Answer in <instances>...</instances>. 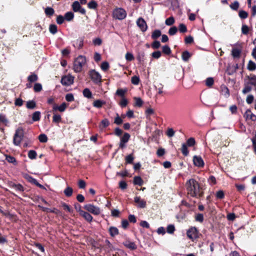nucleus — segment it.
Returning <instances> with one entry per match:
<instances>
[{"instance_id": "obj_53", "label": "nucleus", "mask_w": 256, "mask_h": 256, "mask_svg": "<svg viewBox=\"0 0 256 256\" xmlns=\"http://www.w3.org/2000/svg\"><path fill=\"white\" fill-rule=\"evenodd\" d=\"M178 30H179L180 32H185L187 31V28H186V26L183 24H180L179 25Z\"/></svg>"}, {"instance_id": "obj_48", "label": "nucleus", "mask_w": 256, "mask_h": 256, "mask_svg": "<svg viewBox=\"0 0 256 256\" xmlns=\"http://www.w3.org/2000/svg\"><path fill=\"white\" fill-rule=\"evenodd\" d=\"M36 106V103L34 101H28L26 103V107L28 108L32 109Z\"/></svg>"}, {"instance_id": "obj_58", "label": "nucleus", "mask_w": 256, "mask_h": 256, "mask_svg": "<svg viewBox=\"0 0 256 256\" xmlns=\"http://www.w3.org/2000/svg\"><path fill=\"white\" fill-rule=\"evenodd\" d=\"M186 143L189 146H193L195 144V140L194 138H190L187 140Z\"/></svg>"}, {"instance_id": "obj_56", "label": "nucleus", "mask_w": 256, "mask_h": 256, "mask_svg": "<svg viewBox=\"0 0 256 256\" xmlns=\"http://www.w3.org/2000/svg\"><path fill=\"white\" fill-rule=\"evenodd\" d=\"M196 220L199 222H202L204 220V216L202 214H198L196 216Z\"/></svg>"}, {"instance_id": "obj_50", "label": "nucleus", "mask_w": 256, "mask_h": 256, "mask_svg": "<svg viewBox=\"0 0 256 256\" xmlns=\"http://www.w3.org/2000/svg\"><path fill=\"white\" fill-rule=\"evenodd\" d=\"M126 59L128 61H132L134 60L133 54L130 52H127L125 56Z\"/></svg>"}, {"instance_id": "obj_7", "label": "nucleus", "mask_w": 256, "mask_h": 256, "mask_svg": "<svg viewBox=\"0 0 256 256\" xmlns=\"http://www.w3.org/2000/svg\"><path fill=\"white\" fill-rule=\"evenodd\" d=\"M186 234L190 239L194 240L198 238V231L195 227H192L188 230Z\"/></svg>"}, {"instance_id": "obj_20", "label": "nucleus", "mask_w": 256, "mask_h": 256, "mask_svg": "<svg viewBox=\"0 0 256 256\" xmlns=\"http://www.w3.org/2000/svg\"><path fill=\"white\" fill-rule=\"evenodd\" d=\"M241 52L240 50L234 48L232 50V54L234 58H239Z\"/></svg>"}, {"instance_id": "obj_46", "label": "nucleus", "mask_w": 256, "mask_h": 256, "mask_svg": "<svg viewBox=\"0 0 256 256\" xmlns=\"http://www.w3.org/2000/svg\"><path fill=\"white\" fill-rule=\"evenodd\" d=\"M178 31V28L176 26H172L168 30L169 34L172 36L176 34Z\"/></svg>"}, {"instance_id": "obj_60", "label": "nucleus", "mask_w": 256, "mask_h": 256, "mask_svg": "<svg viewBox=\"0 0 256 256\" xmlns=\"http://www.w3.org/2000/svg\"><path fill=\"white\" fill-rule=\"evenodd\" d=\"M222 92L226 98H228L230 95L229 90L227 87L224 86L222 89Z\"/></svg>"}, {"instance_id": "obj_26", "label": "nucleus", "mask_w": 256, "mask_h": 256, "mask_svg": "<svg viewBox=\"0 0 256 256\" xmlns=\"http://www.w3.org/2000/svg\"><path fill=\"white\" fill-rule=\"evenodd\" d=\"M248 68L250 70H254L256 69V64L252 60H250L248 65Z\"/></svg>"}, {"instance_id": "obj_28", "label": "nucleus", "mask_w": 256, "mask_h": 256, "mask_svg": "<svg viewBox=\"0 0 256 256\" xmlns=\"http://www.w3.org/2000/svg\"><path fill=\"white\" fill-rule=\"evenodd\" d=\"M182 152L184 156H188V150L187 146L186 144H182Z\"/></svg>"}, {"instance_id": "obj_4", "label": "nucleus", "mask_w": 256, "mask_h": 256, "mask_svg": "<svg viewBox=\"0 0 256 256\" xmlns=\"http://www.w3.org/2000/svg\"><path fill=\"white\" fill-rule=\"evenodd\" d=\"M89 76L91 80L95 84H99L102 82V76L100 74L94 70H90L89 72Z\"/></svg>"}, {"instance_id": "obj_32", "label": "nucleus", "mask_w": 256, "mask_h": 256, "mask_svg": "<svg viewBox=\"0 0 256 256\" xmlns=\"http://www.w3.org/2000/svg\"><path fill=\"white\" fill-rule=\"evenodd\" d=\"M238 16L241 18L244 19L248 17V14L244 10H240L239 12Z\"/></svg>"}, {"instance_id": "obj_44", "label": "nucleus", "mask_w": 256, "mask_h": 256, "mask_svg": "<svg viewBox=\"0 0 256 256\" xmlns=\"http://www.w3.org/2000/svg\"><path fill=\"white\" fill-rule=\"evenodd\" d=\"M131 82L134 84L138 85L140 82V78L137 76H134L132 78Z\"/></svg>"}, {"instance_id": "obj_37", "label": "nucleus", "mask_w": 256, "mask_h": 256, "mask_svg": "<svg viewBox=\"0 0 256 256\" xmlns=\"http://www.w3.org/2000/svg\"><path fill=\"white\" fill-rule=\"evenodd\" d=\"M45 13L46 15L51 16L54 14V10L52 8H46L45 9Z\"/></svg>"}, {"instance_id": "obj_59", "label": "nucleus", "mask_w": 256, "mask_h": 256, "mask_svg": "<svg viewBox=\"0 0 256 256\" xmlns=\"http://www.w3.org/2000/svg\"><path fill=\"white\" fill-rule=\"evenodd\" d=\"M134 159V158L132 154H129L126 157V162L128 164H132Z\"/></svg>"}, {"instance_id": "obj_41", "label": "nucleus", "mask_w": 256, "mask_h": 256, "mask_svg": "<svg viewBox=\"0 0 256 256\" xmlns=\"http://www.w3.org/2000/svg\"><path fill=\"white\" fill-rule=\"evenodd\" d=\"M38 80V76L35 74H32L28 77V80L30 82H34Z\"/></svg>"}, {"instance_id": "obj_45", "label": "nucleus", "mask_w": 256, "mask_h": 256, "mask_svg": "<svg viewBox=\"0 0 256 256\" xmlns=\"http://www.w3.org/2000/svg\"><path fill=\"white\" fill-rule=\"evenodd\" d=\"M50 32L52 34H55L57 32V26L54 24H51L49 28Z\"/></svg>"}, {"instance_id": "obj_23", "label": "nucleus", "mask_w": 256, "mask_h": 256, "mask_svg": "<svg viewBox=\"0 0 256 256\" xmlns=\"http://www.w3.org/2000/svg\"><path fill=\"white\" fill-rule=\"evenodd\" d=\"M74 14L71 12H66L64 15V18L67 21L72 20L74 18Z\"/></svg>"}, {"instance_id": "obj_36", "label": "nucleus", "mask_w": 256, "mask_h": 256, "mask_svg": "<svg viewBox=\"0 0 256 256\" xmlns=\"http://www.w3.org/2000/svg\"><path fill=\"white\" fill-rule=\"evenodd\" d=\"M161 35V32L159 30H155L152 34V37L154 39L158 38Z\"/></svg>"}, {"instance_id": "obj_24", "label": "nucleus", "mask_w": 256, "mask_h": 256, "mask_svg": "<svg viewBox=\"0 0 256 256\" xmlns=\"http://www.w3.org/2000/svg\"><path fill=\"white\" fill-rule=\"evenodd\" d=\"M110 124V122L106 118H105L102 120L100 124V128H106Z\"/></svg>"}, {"instance_id": "obj_61", "label": "nucleus", "mask_w": 256, "mask_h": 256, "mask_svg": "<svg viewBox=\"0 0 256 256\" xmlns=\"http://www.w3.org/2000/svg\"><path fill=\"white\" fill-rule=\"evenodd\" d=\"M66 100L68 102H72L74 100V97L72 94H68L66 96Z\"/></svg>"}, {"instance_id": "obj_34", "label": "nucleus", "mask_w": 256, "mask_h": 256, "mask_svg": "<svg viewBox=\"0 0 256 256\" xmlns=\"http://www.w3.org/2000/svg\"><path fill=\"white\" fill-rule=\"evenodd\" d=\"M84 96L87 98H90L92 97V92L88 88H85L83 90Z\"/></svg>"}, {"instance_id": "obj_51", "label": "nucleus", "mask_w": 256, "mask_h": 256, "mask_svg": "<svg viewBox=\"0 0 256 256\" xmlns=\"http://www.w3.org/2000/svg\"><path fill=\"white\" fill-rule=\"evenodd\" d=\"M162 52L166 54H169L171 50L170 48L168 46H164L162 47Z\"/></svg>"}, {"instance_id": "obj_21", "label": "nucleus", "mask_w": 256, "mask_h": 256, "mask_svg": "<svg viewBox=\"0 0 256 256\" xmlns=\"http://www.w3.org/2000/svg\"><path fill=\"white\" fill-rule=\"evenodd\" d=\"M28 157L31 160L36 159V158L37 154L34 150H30L28 152Z\"/></svg>"}, {"instance_id": "obj_42", "label": "nucleus", "mask_w": 256, "mask_h": 256, "mask_svg": "<svg viewBox=\"0 0 256 256\" xmlns=\"http://www.w3.org/2000/svg\"><path fill=\"white\" fill-rule=\"evenodd\" d=\"M175 230L174 226L173 224H170L167 226L166 231L169 234H173Z\"/></svg>"}, {"instance_id": "obj_40", "label": "nucleus", "mask_w": 256, "mask_h": 256, "mask_svg": "<svg viewBox=\"0 0 256 256\" xmlns=\"http://www.w3.org/2000/svg\"><path fill=\"white\" fill-rule=\"evenodd\" d=\"M248 84L250 85L254 86L256 89V76H252L249 80Z\"/></svg>"}, {"instance_id": "obj_47", "label": "nucleus", "mask_w": 256, "mask_h": 256, "mask_svg": "<svg viewBox=\"0 0 256 256\" xmlns=\"http://www.w3.org/2000/svg\"><path fill=\"white\" fill-rule=\"evenodd\" d=\"M34 89L36 92H40L42 89V84L39 83L35 84L34 85Z\"/></svg>"}, {"instance_id": "obj_17", "label": "nucleus", "mask_w": 256, "mask_h": 256, "mask_svg": "<svg viewBox=\"0 0 256 256\" xmlns=\"http://www.w3.org/2000/svg\"><path fill=\"white\" fill-rule=\"evenodd\" d=\"M108 232L110 234V235L114 237L118 234V229L114 226H110L109 228Z\"/></svg>"}, {"instance_id": "obj_11", "label": "nucleus", "mask_w": 256, "mask_h": 256, "mask_svg": "<svg viewBox=\"0 0 256 256\" xmlns=\"http://www.w3.org/2000/svg\"><path fill=\"white\" fill-rule=\"evenodd\" d=\"M193 162L194 166L200 168L203 167L204 164L201 156H194Z\"/></svg>"}, {"instance_id": "obj_31", "label": "nucleus", "mask_w": 256, "mask_h": 256, "mask_svg": "<svg viewBox=\"0 0 256 256\" xmlns=\"http://www.w3.org/2000/svg\"><path fill=\"white\" fill-rule=\"evenodd\" d=\"M100 68L104 71L107 70L110 68L109 64L106 62H104L102 63Z\"/></svg>"}, {"instance_id": "obj_38", "label": "nucleus", "mask_w": 256, "mask_h": 256, "mask_svg": "<svg viewBox=\"0 0 256 256\" xmlns=\"http://www.w3.org/2000/svg\"><path fill=\"white\" fill-rule=\"evenodd\" d=\"M38 140L41 142H46L48 141V138L45 134H41L38 136Z\"/></svg>"}, {"instance_id": "obj_13", "label": "nucleus", "mask_w": 256, "mask_h": 256, "mask_svg": "<svg viewBox=\"0 0 256 256\" xmlns=\"http://www.w3.org/2000/svg\"><path fill=\"white\" fill-rule=\"evenodd\" d=\"M134 201L137 204V206L140 208H144L146 206V202L139 196H136Z\"/></svg>"}, {"instance_id": "obj_3", "label": "nucleus", "mask_w": 256, "mask_h": 256, "mask_svg": "<svg viewBox=\"0 0 256 256\" xmlns=\"http://www.w3.org/2000/svg\"><path fill=\"white\" fill-rule=\"evenodd\" d=\"M86 63V58L82 56H79L74 60V70L75 72H79L82 71V67Z\"/></svg>"}, {"instance_id": "obj_27", "label": "nucleus", "mask_w": 256, "mask_h": 256, "mask_svg": "<svg viewBox=\"0 0 256 256\" xmlns=\"http://www.w3.org/2000/svg\"><path fill=\"white\" fill-rule=\"evenodd\" d=\"M73 190L70 187H67L64 190V194L66 196H70L72 194Z\"/></svg>"}, {"instance_id": "obj_25", "label": "nucleus", "mask_w": 256, "mask_h": 256, "mask_svg": "<svg viewBox=\"0 0 256 256\" xmlns=\"http://www.w3.org/2000/svg\"><path fill=\"white\" fill-rule=\"evenodd\" d=\"M191 54L188 52L184 51L182 54V58L184 61L186 62L188 60Z\"/></svg>"}, {"instance_id": "obj_14", "label": "nucleus", "mask_w": 256, "mask_h": 256, "mask_svg": "<svg viewBox=\"0 0 256 256\" xmlns=\"http://www.w3.org/2000/svg\"><path fill=\"white\" fill-rule=\"evenodd\" d=\"M78 212H79L80 214L84 218V219L87 221L90 222L92 220V217L89 213L82 210L80 208L78 210Z\"/></svg>"}, {"instance_id": "obj_33", "label": "nucleus", "mask_w": 256, "mask_h": 256, "mask_svg": "<svg viewBox=\"0 0 256 256\" xmlns=\"http://www.w3.org/2000/svg\"><path fill=\"white\" fill-rule=\"evenodd\" d=\"M62 206L63 208L66 210L67 212H69L70 213H72L73 212V210L72 208L67 204L66 203H62Z\"/></svg>"}, {"instance_id": "obj_2", "label": "nucleus", "mask_w": 256, "mask_h": 256, "mask_svg": "<svg viewBox=\"0 0 256 256\" xmlns=\"http://www.w3.org/2000/svg\"><path fill=\"white\" fill-rule=\"evenodd\" d=\"M24 136V130L21 127H18L15 132L13 138V143L15 146L20 145L22 141L23 140Z\"/></svg>"}, {"instance_id": "obj_8", "label": "nucleus", "mask_w": 256, "mask_h": 256, "mask_svg": "<svg viewBox=\"0 0 256 256\" xmlns=\"http://www.w3.org/2000/svg\"><path fill=\"white\" fill-rule=\"evenodd\" d=\"M74 77L70 75H66L62 77L61 83L65 86H69L74 82Z\"/></svg>"}, {"instance_id": "obj_55", "label": "nucleus", "mask_w": 256, "mask_h": 256, "mask_svg": "<svg viewBox=\"0 0 256 256\" xmlns=\"http://www.w3.org/2000/svg\"><path fill=\"white\" fill-rule=\"evenodd\" d=\"M224 194L222 190H220L216 192V196L218 199H222L224 198Z\"/></svg>"}, {"instance_id": "obj_63", "label": "nucleus", "mask_w": 256, "mask_h": 256, "mask_svg": "<svg viewBox=\"0 0 256 256\" xmlns=\"http://www.w3.org/2000/svg\"><path fill=\"white\" fill-rule=\"evenodd\" d=\"M64 18L61 15L58 16L56 18V22L59 24H62L64 22Z\"/></svg>"}, {"instance_id": "obj_19", "label": "nucleus", "mask_w": 256, "mask_h": 256, "mask_svg": "<svg viewBox=\"0 0 256 256\" xmlns=\"http://www.w3.org/2000/svg\"><path fill=\"white\" fill-rule=\"evenodd\" d=\"M105 103V102L98 100L94 102L93 106L96 108H100Z\"/></svg>"}, {"instance_id": "obj_52", "label": "nucleus", "mask_w": 256, "mask_h": 256, "mask_svg": "<svg viewBox=\"0 0 256 256\" xmlns=\"http://www.w3.org/2000/svg\"><path fill=\"white\" fill-rule=\"evenodd\" d=\"M239 7V3L236 1L230 5V8L234 10H237Z\"/></svg>"}, {"instance_id": "obj_30", "label": "nucleus", "mask_w": 256, "mask_h": 256, "mask_svg": "<svg viewBox=\"0 0 256 256\" xmlns=\"http://www.w3.org/2000/svg\"><path fill=\"white\" fill-rule=\"evenodd\" d=\"M6 160L10 163L15 164H16V158L12 156L6 155Z\"/></svg>"}, {"instance_id": "obj_22", "label": "nucleus", "mask_w": 256, "mask_h": 256, "mask_svg": "<svg viewBox=\"0 0 256 256\" xmlns=\"http://www.w3.org/2000/svg\"><path fill=\"white\" fill-rule=\"evenodd\" d=\"M40 112L38 111L35 112L32 116V119L33 121L36 122L40 120Z\"/></svg>"}, {"instance_id": "obj_35", "label": "nucleus", "mask_w": 256, "mask_h": 256, "mask_svg": "<svg viewBox=\"0 0 256 256\" xmlns=\"http://www.w3.org/2000/svg\"><path fill=\"white\" fill-rule=\"evenodd\" d=\"M174 22V19L172 16L170 17L166 20L165 23L167 26H172Z\"/></svg>"}, {"instance_id": "obj_57", "label": "nucleus", "mask_w": 256, "mask_h": 256, "mask_svg": "<svg viewBox=\"0 0 256 256\" xmlns=\"http://www.w3.org/2000/svg\"><path fill=\"white\" fill-rule=\"evenodd\" d=\"M162 53L160 51H156L152 53V56L154 58H158L160 57Z\"/></svg>"}, {"instance_id": "obj_43", "label": "nucleus", "mask_w": 256, "mask_h": 256, "mask_svg": "<svg viewBox=\"0 0 256 256\" xmlns=\"http://www.w3.org/2000/svg\"><path fill=\"white\" fill-rule=\"evenodd\" d=\"M135 106H141L142 104V100L140 98H134Z\"/></svg>"}, {"instance_id": "obj_29", "label": "nucleus", "mask_w": 256, "mask_h": 256, "mask_svg": "<svg viewBox=\"0 0 256 256\" xmlns=\"http://www.w3.org/2000/svg\"><path fill=\"white\" fill-rule=\"evenodd\" d=\"M122 122H123V120L122 119V118L119 116L118 114H116V116L114 120V123L116 124L119 125V124H122Z\"/></svg>"}, {"instance_id": "obj_18", "label": "nucleus", "mask_w": 256, "mask_h": 256, "mask_svg": "<svg viewBox=\"0 0 256 256\" xmlns=\"http://www.w3.org/2000/svg\"><path fill=\"white\" fill-rule=\"evenodd\" d=\"M134 184L141 186L143 184L144 181L140 176H134Z\"/></svg>"}, {"instance_id": "obj_64", "label": "nucleus", "mask_w": 256, "mask_h": 256, "mask_svg": "<svg viewBox=\"0 0 256 256\" xmlns=\"http://www.w3.org/2000/svg\"><path fill=\"white\" fill-rule=\"evenodd\" d=\"M254 100V96L252 94H249L246 98V102L248 104H251L253 102Z\"/></svg>"}, {"instance_id": "obj_15", "label": "nucleus", "mask_w": 256, "mask_h": 256, "mask_svg": "<svg viewBox=\"0 0 256 256\" xmlns=\"http://www.w3.org/2000/svg\"><path fill=\"white\" fill-rule=\"evenodd\" d=\"M67 106H68V104L65 102H63L60 106H58L56 105H54L53 106V110H58L60 112H63L66 110Z\"/></svg>"}, {"instance_id": "obj_1", "label": "nucleus", "mask_w": 256, "mask_h": 256, "mask_svg": "<svg viewBox=\"0 0 256 256\" xmlns=\"http://www.w3.org/2000/svg\"><path fill=\"white\" fill-rule=\"evenodd\" d=\"M188 194L190 196L198 198L202 194V188L199 182L194 178H191L186 184Z\"/></svg>"}, {"instance_id": "obj_54", "label": "nucleus", "mask_w": 256, "mask_h": 256, "mask_svg": "<svg viewBox=\"0 0 256 256\" xmlns=\"http://www.w3.org/2000/svg\"><path fill=\"white\" fill-rule=\"evenodd\" d=\"M97 6V4L95 1H91L88 4V7L91 9H94Z\"/></svg>"}, {"instance_id": "obj_39", "label": "nucleus", "mask_w": 256, "mask_h": 256, "mask_svg": "<svg viewBox=\"0 0 256 256\" xmlns=\"http://www.w3.org/2000/svg\"><path fill=\"white\" fill-rule=\"evenodd\" d=\"M251 90L252 87L250 86V84L248 83L245 86L244 88L242 90V93L244 94H246L249 92Z\"/></svg>"}, {"instance_id": "obj_16", "label": "nucleus", "mask_w": 256, "mask_h": 256, "mask_svg": "<svg viewBox=\"0 0 256 256\" xmlns=\"http://www.w3.org/2000/svg\"><path fill=\"white\" fill-rule=\"evenodd\" d=\"M124 245L125 246L132 250H135L136 248V244L134 242L130 241L125 242H124Z\"/></svg>"}, {"instance_id": "obj_9", "label": "nucleus", "mask_w": 256, "mask_h": 256, "mask_svg": "<svg viewBox=\"0 0 256 256\" xmlns=\"http://www.w3.org/2000/svg\"><path fill=\"white\" fill-rule=\"evenodd\" d=\"M130 136L129 134L125 132L120 138L119 146L120 148H124L126 146V144L128 142Z\"/></svg>"}, {"instance_id": "obj_10", "label": "nucleus", "mask_w": 256, "mask_h": 256, "mask_svg": "<svg viewBox=\"0 0 256 256\" xmlns=\"http://www.w3.org/2000/svg\"><path fill=\"white\" fill-rule=\"evenodd\" d=\"M72 8L74 12H80L82 14H85L86 10L82 8L80 5V3L78 1H75L72 4Z\"/></svg>"}, {"instance_id": "obj_5", "label": "nucleus", "mask_w": 256, "mask_h": 256, "mask_svg": "<svg viewBox=\"0 0 256 256\" xmlns=\"http://www.w3.org/2000/svg\"><path fill=\"white\" fill-rule=\"evenodd\" d=\"M114 17L118 20H123L126 16V12L122 8H118L114 10L113 12Z\"/></svg>"}, {"instance_id": "obj_49", "label": "nucleus", "mask_w": 256, "mask_h": 256, "mask_svg": "<svg viewBox=\"0 0 256 256\" xmlns=\"http://www.w3.org/2000/svg\"><path fill=\"white\" fill-rule=\"evenodd\" d=\"M61 116L59 114H54L53 116V122L58 123L61 121Z\"/></svg>"}, {"instance_id": "obj_6", "label": "nucleus", "mask_w": 256, "mask_h": 256, "mask_svg": "<svg viewBox=\"0 0 256 256\" xmlns=\"http://www.w3.org/2000/svg\"><path fill=\"white\" fill-rule=\"evenodd\" d=\"M84 208L88 212L94 214L98 215L100 212V208L92 204H87L84 206Z\"/></svg>"}, {"instance_id": "obj_12", "label": "nucleus", "mask_w": 256, "mask_h": 256, "mask_svg": "<svg viewBox=\"0 0 256 256\" xmlns=\"http://www.w3.org/2000/svg\"><path fill=\"white\" fill-rule=\"evenodd\" d=\"M136 24L140 28V30L145 32L147 29V25L145 20L142 18H139L137 21Z\"/></svg>"}, {"instance_id": "obj_62", "label": "nucleus", "mask_w": 256, "mask_h": 256, "mask_svg": "<svg viewBox=\"0 0 256 256\" xmlns=\"http://www.w3.org/2000/svg\"><path fill=\"white\" fill-rule=\"evenodd\" d=\"M208 182L211 185H214L216 184V179L214 176H212L208 179Z\"/></svg>"}]
</instances>
